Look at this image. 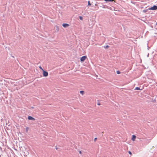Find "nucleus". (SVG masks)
<instances>
[{
  "label": "nucleus",
  "instance_id": "1",
  "mask_svg": "<svg viewBox=\"0 0 157 157\" xmlns=\"http://www.w3.org/2000/svg\"><path fill=\"white\" fill-rule=\"evenodd\" d=\"M148 9L149 10H157V6L156 5H154L153 6L149 8Z\"/></svg>",
  "mask_w": 157,
  "mask_h": 157
},
{
  "label": "nucleus",
  "instance_id": "2",
  "mask_svg": "<svg viewBox=\"0 0 157 157\" xmlns=\"http://www.w3.org/2000/svg\"><path fill=\"white\" fill-rule=\"evenodd\" d=\"M43 76L45 77L47 76L48 75V72L47 71H44V70H43Z\"/></svg>",
  "mask_w": 157,
  "mask_h": 157
},
{
  "label": "nucleus",
  "instance_id": "3",
  "mask_svg": "<svg viewBox=\"0 0 157 157\" xmlns=\"http://www.w3.org/2000/svg\"><path fill=\"white\" fill-rule=\"evenodd\" d=\"M87 57L86 56H83L81 57L80 58V61L81 62H83L86 59Z\"/></svg>",
  "mask_w": 157,
  "mask_h": 157
},
{
  "label": "nucleus",
  "instance_id": "4",
  "mask_svg": "<svg viewBox=\"0 0 157 157\" xmlns=\"http://www.w3.org/2000/svg\"><path fill=\"white\" fill-rule=\"evenodd\" d=\"M28 119L29 120H31L33 121H34L35 120V119L34 118L31 116H29L28 117Z\"/></svg>",
  "mask_w": 157,
  "mask_h": 157
},
{
  "label": "nucleus",
  "instance_id": "5",
  "mask_svg": "<svg viewBox=\"0 0 157 157\" xmlns=\"http://www.w3.org/2000/svg\"><path fill=\"white\" fill-rule=\"evenodd\" d=\"M62 26L64 28H67L69 26V25L67 23H63L62 24Z\"/></svg>",
  "mask_w": 157,
  "mask_h": 157
},
{
  "label": "nucleus",
  "instance_id": "6",
  "mask_svg": "<svg viewBox=\"0 0 157 157\" xmlns=\"http://www.w3.org/2000/svg\"><path fill=\"white\" fill-rule=\"evenodd\" d=\"M136 138V136H135L134 135H133L132 136V141H134L135 140V139Z\"/></svg>",
  "mask_w": 157,
  "mask_h": 157
},
{
  "label": "nucleus",
  "instance_id": "7",
  "mask_svg": "<svg viewBox=\"0 0 157 157\" xmlns=\"http://www.w3.org/2000/svg\"><path fill=\"white\" fill-rule=\"evenodd\" d=\"M80 93L82 94V95H83L84 94V91H82V90H81V91H80Z\"/></svg>",
  "mask_w": 157,
  "mask_h": 157
},
{
  "label": "nucleus",
  "instance_id": "8",
  "mask_svg": "<svg viewBox=\"0 0 157 157\" xmlns=\"http://www.w3.org/2000/svg\"><path fill=\"white\" fill-rule=\"evenodd\" d=\"M104 1H105L106 2H112L114 0H104Z\"/></svg>",
  "mask_w": 157,
  "mask_h": 157
},
{
  "label": "nucleus",
  "instance_id": "9",
  "mask_svg": "<svg viewBox=\"0 0 157 157\" xmlns=\"http://www.w3.org/2000/svg\"><path fill=\"white\" fill-rule=\"evenodd\" d=\"M135 90H140V89L139 87H137L135 88Z\"/></svg>",
  "mask_w": 157,
  "mask_h": 157
},
{
  "label": "nucleus",
  "instance_id": "10",
  "mask_svg": "<svg viewBox=\"0 0 157 157\" xmlns=\"http://www.w3.org/2000/svg\"><path fill=\"white\" fill-rule=\"evenodd\" d=\"M56 31L58 32L59 31V28L58 26H56Z\"/></svg>",
  "mask_w": 157,
  "mask_h": 157
},
{
  "label": "nucleus",
  "instance_id": "11",
  "mask_svg": "<svg viewBox=\"0 0 157 157\" xmlns=\"http://www.w3.org/2000/svg\"><path fill=\"white\" fill-rule=\"evenodd\" d=\"M104 47L105 48V49H107V48H109V46L108 45H106V46H104Z\"/></svg>",
  "mask_w": 157,
  "mask_h": 157
},
{
  "label": "nucleus",
  "instance_id": "12",
  "mask_svg": "<svg viewBox=\"0 0 157 157\" xmlns=\"http://www.w3.org/2000/svg\"><path fill=\"white\" fill-rule=\"evenodd\" d=\"M28 129H29V128L28 127H26V132H28Z\"/></svg>",
  "mask_w": 157,
  "mask_h": 157
},
{
  "label": "nucleus",
  "instance_id": "13",
  "mask_svg": "<svg viewBox=\"0 0 157 157\" xmlns=\"http://www.w3.org/2000/svg\"><path fill=\"white\" fill-rule=\"evenodd\" d=\"M116 72H117V73L118 74H120V73H121L120 71H117Z\"/></svg>",
  "mask_w": 157,
  "mask_h": 157
},
{
  "label": "nucleus",
  "instance_id": "14",
  "mask_svg": "<svg viewBox=\"0 0 157 157\" xmlns=\"http://www.w3.org/2000/svg\"><path fill=\"white\" fill-rule=\"evenodd\" d=\"M79 18L81 20H82L83 19V17L82 16H79Z\"/></svg>",
  "mask_w": 157,
  "mask_h": 157
},
{
  "label": "nucleus",
  "instance_id": "15",
  "mask_svg": "<svg viewBox=\"0 0 157 157\" xmlns=\"http://www.w3.org/2000/svg\"><path fill=\"white\" fill-rule=\"evenodd\" d=\"M88 6H90V5H91V4L90 3V2L89 1L88 2Z\"/></svg>",
  "mask_w": 157,
  "mask_h": 157
},
{
  "label": "nucleus",
  "instance_id": "16",
  "mask_svg": "<svg viewBox=\"0 0 157 157\" xmlns=\"http://www.w3.org/2000/svg\"><path fill=\"white\" fill-rule=\"evenodd\" d=\"M39 68H40V69H41L42 70H43V68H42V67L41 66H40Z\"/></svg>",
  "mask_w": 157,
  "mask_h": 157
},
{
  "label": "nucleus",
  "instance_id": "17",
  "mask_svg": "<svg viewBox=\"0 0 157 157\" xmlns=\"http://www.w3.org/2000/svg\"><path fill=\"white\" fill-rule=\"evenodd\" d=\"M97 138H95L94 139V141H96V140H97Z\"/></svg>",
  "mask_w": 157,
  "mask_h": 157
},
{
  "label": "nucleus",
  "instance_id": "18",
  "mask_svg": "<svg viewBox=\"0 0 157 157\" xmlns=\"http://www.w3.org/2000/svg\"><path fill=\"white\" fill-rule=\"evenodd\" d=\"M128 153L129 154H130V155L132 154V152L130 151H129Z\"/></svg>",
  "mask_w": 157,
  "mask_h": 157
},
{
  "label": "nucleus",
  "instance_id": "19",
  "mask_svg": "<svg viewBox=\"0 0 157 157\" xmlns=\"http://www.w3.org/2000/svg\"><path fill=\"white\" fill-rule=\"evenodd\" d=\"M97 104H98V105H100V103H98Z\"/></svg>",
  "mask_w": 157,
  "mask_h": 157
},
{
  "label": "nucleus",
  "instance_id": "20",
  "mask_svg": "<svg viewBox=\"0 0 157 157\" xmlns=\"http://www.w3.org/2000/svg\"><path fill=\"white\" fill-rule=\"evenodd\" d=\"M81 151H79V153L81 154Z\"/></svg>",
  "mask_w": 157,
  "mask_h": 157
},
{
  "label": "nucleus",
  "instance_id": "21",
  "mask_svg": "<svg viewBox=\"0 0 157 157\" xmlns=\"http://www.w3.org/2000/svg\"><path fill=\"white\" fill-rule=\"evenodd\" d=\"M144 12H146V10H144Z\"/></svg>",
  "mask_w": 157,
  "mask_h": 157
},
{
  "label": "nucleus",
  "instance_id": "22",
  "mask_svg": "<svg viewBox=\"0 0 157 157\" xmlns=\"http://www.w3.org/2000/svg\"><path fill=\"white\" fill-rule=\"evenodd\" d=\"M58 149V148L57 147H56V149L57 150V149Z\"/></svg>",
  "mask_w": 157,
  "mask_h": 157
},
{
  "label": "nucleus",
  "instance_id": "23",
  "mask_svg": "<svg viewBox=\"0 0 157 157\" xmlns=\"http://www.w3.org/2000/svg\"><path fill=\"white\" fill-rule=\"evenodd\" d=\"M31 108H32V109H33V108H34V107H31Z\"/></svg>",
  "mask_w": 157,
  "mask_h": 157
},
{
  "label": "nucleus",
  "instance_id": "24",
  "mask_svg": "<svg viewBox=\"0 0 157 157\" xmlns=\"http://www.w3.org/2000/svg\"><path fill=\"white\" fill-rule=\"evenodd\" d=\"M156 25H157V22H156Z\"/></svg>",
  "mask_w": 157,
  "mask_h": 157
}]
</instances>
